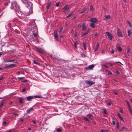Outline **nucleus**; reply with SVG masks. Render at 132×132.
I'll use <instances>...</instances> for the list:
<instances>
[{
  "label": "nucleus",
  "mask_w": 132,
  "mask_h": 132,
  "mask_svg": "<svg viewBox=\"0 0 132 132\" xmlns=\"http://www.w3.org/2000/svg\"><path fill=\"white\" fill-rule=\"evenodd\" d=\"M32 122L34 124H35L36 123V121L35 120H32Z\"/></svg>",
  "instance_id": "nucleus-56"
},
{
  "label": "nucleus",
  "mask_w": 132,
  "mask_h": 132,
  "mask_svg": "<svg viewBox=\"0 0 132 132\" xmlns=\"http://www.w3.org/2000/svg\"><path fill=\"white\" fill-rule=\"evenodd\" d=\"M114 93L115 95H117L118 94L116 92H114Z\"/></svg>",
  "instance_id": "nucleus-63"
},
{
  "label": "nucleus",
  "mask_w": 132,
  "mask_h": 132,
  "mask_svg": "<svg viewBox=\"0 0 132 132\" xmlns=\"http://www.w3.org/2000/svg\"><path fill=\"white\" fill-rule=\"evenodd\" d=\"M116 63H119L120 64L123 65V64H122L120 62H119V61L117 62H116Z\"/></svg>",
  "instance_id": "nucleus-61"
},
{
  "label": "nucleus",
  "mask_w": 132,
  "mask_h": 132,
  "mask_svg": "<svg viewBox=\"0 0 132 132\" xmlns=\"http://www.w3.org/2000/svg\"><path fill=\"white\" fill-rule=\"evenodd\" d=\"M56 130L57 132H59L61 131H62V130L61 129L58 128L56 129Z\"/></svg>",
  "instance_id": "nucleus-35"
},
{
  "label": "nucleus",
  "mask_w": 132,
  "mask_h": 132,
  "mask_svg": "<svg viewBox=\"0 0 132 132\" xmlns=\"http://www.w3.org/2000/svg\"><path fill=\"white\" fill-rule=\"evenodd\" d=\"M111 53L112 54H113L114 53V50L113 49H112L111 51Z\"/></svg>",
  "instance_id": "nucleus-49"
},
{
  "label": "nucleus",
  "mask_w": 132,
  "mask_h": 132,
  "mask_svg": "<svg viewBox=\"0 0 132 132\" xmlns=\"http://www.w3.org/2000/svg\"><path fill=\"white\" fill-rule=\"evenodd\" d=\"M130 52V50L129 49H128L127 50V53H129Z\"/></svg>",
  "instance_id": "nucleus-58"
},
{
  "label": "nucleus",
  "mask_w": 132,
  "mask_h": 132,
  "mask_svg": "<svg viewBox=\"0 0 132 132\" xmlns=\"http://www.w3.org/2000/svg\"><path fill=\"white\" fill-rule=\"evenodd\" d=\"M59 2L56 3V6L57 7L59 5Z\"/></svg>",
  "instance_id": "nucleus-42"
},
{
  "label": "nucleus",
  "mask_w": 132,
  "mask_h": 132,
  "mask_svg": "<svg viewBox=\"0 0 132 132\" xmlns=\"http://www.w3.org/2000/svg\"><path fill=\"white\" fill-rule=\"evenodd\" d=\"M128 35V36H129L130 35L131 32L130 30H128L127 31Z\"/></svg>",
  "instance_id": "nucleus-34"
},
{
  "label": "nucleus",
  "mask_w": 132,
  "mask_h": 132,
  "mask_svg": "<svg viewBox=\"0 0 132 132\" xmlns=\"http://www.w3.org/2000/svg\"><path fill=\"white\" fill-rule=\"evenodd\" d=\"M33 108H31L29 109H28L27 110L26 112L28 113H29L31 111L33 110Z\"/></svg>",
  "instance_id": "nucleus-13"
},
{
  "label": "nucleus",
  "mask_w": 132,
  "mask_h": 132,
  "mask_svg": "<svg viewBox=\"0 0 132 132\" xmlns=\"http://www.w3.org/2000/svg\"><path fill=\"white\" fill-rule=\"evenodd\" d=\"M90 22H92V23H96L97 22V20L95 18H91L90 19Z\"/></svg>",
  "instance_id": "nucleus-6"
},
{
  "label": "nucleus",
  "mask_w": 132,
  "mask_h": 132,
  "mask_svg": "<svg viewBox=\"0 0 132 132\" xmlns=\"http://www.w3.org/2000/svg\"><path fill=\"white\" fill-rule=\"evenodd\" d=\"M84 119L86 121H88V122H89V121L88 120V119L85 117H84Z\"/></svg>",
  "instance_id": "nucleus-24"
},
{
  "label": "nucleus",
  "mask_w": 132,
  "mask_h": 132,
  "mask_svg": "<svg viewBox=\"0 0 132 132\" xmlns=\"http://www.w3.org/2000/svg\"><path fill=\"white\" fill-rule=\"evenodd\" d=\"M89 30H87L86 31V32H85L83 34H82L81 35L82 37H83L84 36H85L86 34H88L89 32Z\"/></svg>",
  "instance_id": "nucleus-17"
},
{
  "label": "nucleus",
  "mask_w": 132,
  "mask_h": 132,
  "mask_svg": "<svg viewBox=\"0 0 132 132\" xmlns=\"http://www.w3.org/2000/svg\"><path fill=\"white\" fill-rule=\"evenodd\" d=\"M83 44L84 46V48L85 50H86V45L85 43L83 42Z\"/></svg>",
  "instance_id": "nucleus-29"
},
{
  "label": "nucleus",
  "mask_w": 132,
  "mask_h": 132,
  "mask_svg": "<svg viewBox=\"0 0 132 132\" xmlns=\"http://www.w3.org/2000/svg\"><path fill=\"white\" fill-rule=\"evenodd\" d=\"M99 44L98 43H97V44L96 46L95 47V49L94 50L95 52H96L97 51L98 48L99 47Z\"/></svg>",
  "instance_id": "nucleus-15"
},
{
  "label": "nucleus",
  "mask_w": 132,
  "mask_h": 132,
  "mask_svg": "<svg viewBox=\"0 0 132 132\" xmlns=\"http://www.w3.org/2000/svg\"><path fill=\"white\" fill-rule=\"evenodd\" d=\"M9 3L8 2H5L4 3V5L6 6H7Z\"/></svg>",
  "instance_id": "nucleus-33"
},
{
  "label": "nucleus",
  "mask_w": 132,
  "mask_h": 132,
  "mask_svg": "<svg viewBox=\"0 0 132 132\" xmlns=\"http://www.w3.org/2000/svg\"><path fill=\"white\" fill-rule=\"evenodd\" d=\"M88 9L87 8H85L83 9L82 11L79 13V14L84 13L86 11H88Z\"/></svg>",
  "instance_id": "nucleus-12"
},
{
  "label": "nucleus",
  "mask_w": 132,
  "mask_h": 132,
  "mask_svg": "<svg viewBox=\"0 0 132 132\" xmlns=\"http://www.w3.org/2000/svg\"><path fill=\"white\" fill-rule=\"evenodd\" d=\"M126 103H127L128 105H129V103H128V102L127 101H126Z\"/></svg>",
  "instance_id": "nucleus-60"
},
{
  "label": "nucleus",
  "mask_w": 132,
  "mask_h": 132,
  "mask_svg": "<svg viewBox=\"0 0 132 132\" xmlns=\"http://www.w3.org/2000/svg\"><path fill=\"white\" fill-rule=\"evenodd\" d=\"M16 65L14 64H10V68H11L16 66Z\"/></svg>",
  "instance_id": "nucleus-18"
},
{
  "label": "nucleus",
  "mask_w": 132,
  "mask_h": 132,
  "mask_svg": "<svg viewBox=\"0 0 132 132\" xmlns=\"http://www.w3.org/2000/svg\"><path fill=\"white\" fill-rule=\"evenodd\" d=\"M81 56L82 57H85L86 56V55L84 54L83 53H82L81 54Z\"/></svg>",
  "instance_id": "nucleus-38"
},
{
  "label": "nucleus",
  "mask_w": 132,
  "mask_h": 132,
  "mask_svg": "<svg viewBox=\"0 0 132 132\" xmlns=\"http://www.w3.org/2000/svg\"><path fill=\"white\" fill-rule=\"evenodd\" d=\"M36 50L39 53H43L45 52L44 50L41 48H37L36 49Z\"/></svg>",
  "instance_id": "nucleus-4"
},
{
  "label": "nucleus",
  "mask_w": 132,
  "mask_h": 132,
  "mask_svg": "<svg viewBox=\"0 0 132 132\" xmlns=\"http://www.w3.org/2000/svg\"><path fill=\"white\" fill-rule=\"evenodd\" d=\"M77 35V33H76L75 35L73 36V37H75Z\"/></svg>",
  "instance_id": "nucleus-57"
},
{
  "label": "nucleus",
  "mask_w": 132,
  "mask_h": 132,
  "mask_svg": "<svg viewBox=\"0 0 132 132\" xmlns=\"http://www.w3.org/2000/svg\"><path fill=\"white\" fill-rule=\"evenodd\" d=\"M82 26L80 24H79L78 26V27L79 28H80Z\"/></svg>",
  "instance_id": "nucleus-55"
},
{
  "label": "nucleus",
  "mask_w": 132,
  "mask_h": 132,
  "mask_svg": "<svg viewBox=\"0 0 132 132\" xmlns=\"http://www.w3.org/2000/svg\"><path fill=\"white\" fill-rule=\"evenodd\" d=\"M93 10H94V9H93V6L92 5H91L90 6V11H93Z\"/></svg>",
  "instance_id": "nucleus-27"
},
{
  "label": "nucleus",
  "mask_w": 132,
  "mask_h": 132,
  "mask_svg": "<svg viewBox=\"0 0 132 132\" xmlns=\"http://www.w3.org/2000/svg\"><path fill=\"white\" fill-rule=\"evenodd\" d=\"M116 73L118 74H120V73L118 71H116Z\"/></svg>",
  "instance_id": "nucleus-48"
},
{
  "label": "nucleus",
  "mask_w": 132,
  "mask_h": 132,
  "mask_svg": "<svg viewBox=\"0 0 132 132\" xmlns=\"http://www.w3.org/2000/svg\"><path fill=\"white\" fill-rule=\"evenodd\" d=\"M76 45H77V43H75L74 44V46L76 48Z\"/></svg>",
  "instance_id": "nucleus-59"
},
{
  "label": "nucleus",
  "mask_w": 132,
  "mask_h": 132,
  "mask_svg": "<svg viewBox=\"0 0 132 132\" xmlns=\"http://www.w3.org/2000/svg\"><path fill=\"white\" fill-rule=\"evenodd\" d=\"M5 67L6 68H10V64H6L5 65Z\"/></svg>",
  "instance_id": "nucleus-30"
},
{
  "label": "nucleus",
  "mask_w": 132,
  "mask_h": 132,
  "mask_svg": "<svg viewBox=\"0 0 132 132\" xmlns=\"http://www.w3.org/2000/svg\"><path fill=\"white\" fill-rule=\"evenodd\" d=\"M117 33L118 35V36L120 37H122V35L121 32L119 28L117 29Z\"/></svg>",
  "instance_id": "nucleus-5"
},
{
  "label": "nucleus",
  "mask_w": 132,
  "mask_h": 132,
  "mask_svg": "<svg viewBox=\"0 0 132 132\" xmlns=\"http://www.w3.org/2000/svg\"><path fill=\"white\" fill-rule=\"evenodd\" d=\"M107 71H108V73L109 75H110L112 74V72H111L108 71V70H107Z\"/></svg>",
  "instance_id": "nucleus-43"
},
{
  "label": "nucleus",
  "mask_w": 132,
  "mask_h": 132,
  "mask_svg": "<svg viewBox=\"0 0 132 132\" xmlns=\"http://www.w3.org/2000/svg\"><path fill=\"white\" fill-rule=\"evenodd\" d=\"M103 113L105 114H106V113L105 109H103Z\"/></svg>",
  "instance_id": "nucleus-37"
},
{
  "label": "nucleus",
  "mask_w": 132,
  "mask_h": 132,
  "mask_svg": "<svg viewBox=\"0 0 132 132\" xmlns=\"http://www.w3.org/2000/svg\"><path fill=\"white\" fill-rule=\"evenodd\" d=\"M94 66L93 64H92L89 65L88 67H87L85 68L86 70H90L92 69L94 67Z\"/></svg>",
  "instance_id": "nucleus-3"
},
{
  "label": "nucleus",
  "mask_w": 132,
  "mask_h": 132,
  "mask_svg": "<svg viewBox=\"0 0 132 132\" xmlns=\"http://www.w3.org/2000/svg\"><path fill=\"white\" fill-rule=\"evenodd\" d=\"M22 2L24 4L27 3L28 0H21Z\"/></svg>",
  "instance_id": "nucleus-23"
},
{
  "label": "nucleus",
  "mask_w": 132,
  "mask_h": 132,
  "mask_svg": "<svg viewBox=\"0 0 132 132\" xmlns=\"http://www.w3.org/2000/svg\"><path fill=\"white\" fill-rule=\"evenodd\" d=\"M15 60L14 59H13L12 60H9V61H10V62H14V61Z\"/></svg>",
  "instance_id": "nucleus-47"
},
{
  "label": "nucleus",
  "mask_w": 132,
  "mask_h": 132,
  "mask_svg": "<svg viewBox=\"0 0 132 132\" xmlns=\"http://www.w3.org/2000/svg\"><path fill=\"white\" fill-rule=\"evenodd\" d=\"M108 131L106 130H103L102 129L101 130L100 132H107Z\"/></svg>",
  "instance_id": "nucleus-36"
},
{
  "label": "nucleus",
  "mask_w": 132,
  "mask_h": 132,
  "mask_svg": "<svg viewBox=\"0 0 132 132\" xmlns=\"http://www.w3.org/2000/svg\"><path fill=\"white\" fill-rule=\"evenodd\" d=\"M120 113H122L123 112V110L122 109H120Z\"/></svg>",
  "instance_id": "nucleus-52"
},
{
  "label": "nucleus",
  "mask_w": 132,
  "mask_h": 132,
  "mask_svg": "<svg viewBox=\"0 0 132 132\" xmlns=\"http://www.w3.org/2000/svg\"><path fill=\"white\" fill-rule=\"evenodd\" d=\"M116 47L118 51L119 52H121L122 50V48L118 44H117Z\"/></svg>",
  "instance_id": "nucleus-11"
},
{
  "label": "nucleus",
  "mask_w": 132,
  "mask_h": 132,
  "mask_svg": "<svg viewBox=\"0 0 132 132\" xmlns=\"http://www.w3.org/2000/svg\"><path fill=\"white\" fill-rule=\"evenodd\" d=\"M63 12H65L66 11L68 10L69 9L68 5H66L64 6L63 8Z\"/></svg>",
  "instance_id": "nucleus-9"
},
{
  "label": "nucleus",
  "mask_w": 132,
  "mask_h": 132,
  "mask_svg": "<svg viewBox=\"0 0 132 132\" xmlns=\"http://www.w3.org/2000/svg\"><path fill=\"white\" fill-rule=\"evenodd\" d=\"M19 102L20 103H22V101L24 100V98L23 97H21L19 99Z\"/></svg>",
  "instance_id": "nucleus-21"
},
{
  "label": "nucleus",
  "mask_w": 132,
  "mask_h": 132,
  "mask_svg": "<svg viewBox=\"0 0 132 132\" xmlns=\"http://www.w3.org/2000/svg\"><path fill=\"white\" fill-rule=\"evenodd\" d=\"M127 22H128V24H129V25L130 27V28H132V26L131 25V23H130V21H128Z\"/></svg>",
  "instance_id": "nucleus-31"
},
{
  "label": "nucleus",
  "mask_w": 132,
  "mask_h": 132,
  "mask_svg": "<svg viewBox=\"0 0 132 132\" xmlns=\"http://www.w3.org/2000/svg\"><path fill=\"white\" fill-rule=\"evenodd\" d=\"M82 30L83 31H85L86 29L85 26V24L84 23L82 24Z\"/></svg>",
  "instance_id": "nucleus-16"
},
{
  "label": "nucleus",
  "mask_w": 132,
  "mask_h": 132,
  "mask_svg": "<svg viewBox=\"0 0 132 132\" xmlns=\"http://www.w3.org/2000/svg\"><path fill=\"white\" fill-rule=\"evenodd\" d=\"M20 120H21V121L22 122L23 121V119H20Z\"/></svg>",
  "instance_id": "nucleus-64"
},
{
  "label": "nucleus",
  "mask_w": 132,
  "mask_h": 132,
  "mask_svg": "<svg viewBox=\"0 0 132 132\" xmlns=\"http://www.w3.org/2000/svg\"><path fill=\"white\" fill-rule=\"evenodd\" d=\"M4 62H10L9 60H5L4 61Z\"/></svg>",
  "instance_id": "nucleus-53"
},
{
  "label": "nucleus",
  "mask_w": 132,
  "mask_h": 132,
  "mask_svg": "<svg viewBox=\"0 0 132 132\" xmlns=\"http://www.w3.org/2000/svg\"><path fill=\"white\" fill-rule=\"evenodd\" d=\"M26 90V89L25 88H23L22 90H21V92H25Z\"/></svg>",
  "instance_id": "nucleus-39"
},
{
  "label": "nucleus",
  "mask_w": 132,
  "mask_h": 132,
  "mask_svg": "<svg viewBox=\"0 0 132 132\" xmlns=\"http://www.w3.org/2000/svg\"><path fill=\"white\" fill-rule=\"evenodd\" d=\"M112 123L114 125H115V122L114 120L112 121Z\"/></svg>",
  "instance_id": "nucleus-46"
},
{
  "label": "nucleus",
  "mask_w": 132,
  "mask_h": 132,
  "mask_svg": "<svg viewBox=\"0 0 132 132\" xmlns=\"http://www.w3.org/2000/svg\"><path fill=\"white\" fill-rule=\"evenodd\" d=\"M117 125V128L118 129H119V124L118 122H117L116 124Z\"/></svg>",
  "instance_id": "nucleus-32"
},
{
  "label": "nucleus",
  "mask_w": 132,
  "mask_h": 132,
  "mask_svg": "<svg viewBox=\"0 0 132 132\" xmlns=\"http://www.w3.org/2000/svg\"><path fill=\"white\" fill-rule=\"evenodd\" d=\"M105 33L106 35L107 36L108 38L110 40H112V37H113V36L111 34L108 32H106Z\"/></svg>",
  "instance_id": "nucleus-2"
},
{
  "label": "nucleus",
  "mask_w": 132,
  "mask_h": 132,
  "mask_svg": "<svg viewBox=\"0 0 132 132\" xmlns=\"http://www.w3.org/2000/svg\"><path fill=\"white\" fill-rule=\"evenodd\" d=\"M33 62L34 64H38V63L35 60H33Z\"/></svg>",
  "instance_id": "nucleus-40"
},
{
  "label": "nucleus",
  "mask_w": 132,
  "mask_h": 132,
  "mask_svg": "<svg viewBox=\"0 0 132 132\" xmlns=\"http://www.w3.org/2000/svg\"><path fill=\"white\" fill-rule=\"evenodd\" d=\"M119 118L122 121H123V118H122V117H121L120 116V117Z\"/></svg>",
  "instance_id": "nucleus-45"
},
{
  "label": "nucleus",
  "mask_w": 132,
  "mask_h": 132,
  "mask_svg": "<svg viewBox=\"0 0 132 132\" xmlns=\"http://www.w3.org/2000/svg\"><path fill=\"white\" fill-rule=\"evenodd\" d=\"M34 98V96H30L26 97L27 100L28 101H30L31 100Z\"/></svg>",
  "instance_id": "nucleus-8"
},
{
  "label": "nucleus",
  "mask_w": 132,
  "mask_h": 132,
  "mask_svg": "<svg viewBox=\"0 0 132 132\" xmlns=\"http://www.w3.org/2000/svg\"><path fill=\"white\" fill-rule=\"evenodd\" d=\"M95 23H91L90 24L89 26L90 27L93 28H94L95 27Z\"/></svg>",
  "instance_id": "nucleus-14"
},
{
  "label": "nucleus",
  "mask_w": 132,
  "mask_h": 132,
  "mask_svg": "<svg viewBox=\"0 0 132 132\" xmlns=\"http://www.w3.org/2000/svg\"><path fill=\"white\" fill-rule=\"evenodd\" d=\"M34 97H35V98H41L42 97V96H38L37 95H35L34 96Z\"/></svg>",
  "instance_id": "nucleus-25"
},
{
  "label": "nucleus",
  "mask_w": 132,
  "mask_h": 132,
  "mask_svg": "<svg viewBox=\"0 0 132 132\" xmlns=\"http://www.w3.org/2000/svg\"><path fill=\"white\" fill-rule=\"evenodd\" d=\"M85 82L87 85H89L90 86H91L95 83L94 82H92L88 80H85Z\"/></svg>",
  "instance_id": "nucleus-7"
},
{
  "label": "nucleus",
  "mask_w": 132,
  "mask_h": 132,
  "mask_svg": "<svg viewBox=\"0 0 132 132\" xmlns=\"http://www.w3.org/2000/svg\"><path fill=\"white\" fill-rule=\"evenodd\" d=\"M125 128V127L124 126H123L120 129H119V130L120 131H121L123 130Z\"/></svg>",
  "instance_id": "nucleus-28"
},
{
  "label": "nucleus",
  "mask_w": 132,
  "mask_h": 132,
  "mask_svg": "<svg viewBox=\"0 0 132 132\" xmlns=\"http://www.w3.org/2000/svg\"><path fill=\"white\" fill-rule=\"evenodd\" d=\"M110 16L109 15L105 16V20L106 21H107L108 19H110Z\"/></svg>",
  "instance_id": "nucleus-19"
},
{
  "label": "nucleus",
  "mask_w": 132,
  "mask_h": 132,
  "mask_svg": "<svg viewBox=\"0 0 132 132\" xmlns=\"http://www.w3.org/2000/svg\"><path fill=\"white\" fill-rule=\"evenodd\" d=\"M87 116H88L90 118V119H92L93 117V115L90 113L88 114L87 115Z\"/></svg>",
  "instance_id": "nucleus-20"
},
{
  "label": "nucleus",
  "mask_w": 132,
  "mask_h": 132,
  "mask_svg": "<svg viewBox=\"0 0 132 132\" xmlns=\"http://www.w3.org/2000/svg\"><path fill=\"white\" fill-rule=\"evenodd\" d=\"M107 105L108 106H110L111 105V103L109 102L107 103Z\"/></svg>",
  "instance_id": "nucleus-44"
},
{
  "label": "nucleus",
  "mask_w": 132,
  "mask_h": 132,
  "mask_svg": "<svg viewBox=\"0 0 132 132\" xmlns=\"http://www.w3.org/2000/svg\"><path fill=\"white\" fill-rule=\"evenodd\" d=\"M6 122L5 121H3V125H4L6 123Z\"/></svg>",
  "instance_id": "nucleus-54"
},
{
  "label": "nucleus",
  "mask_w": 132,
  "mask_h": 132,
  "mask_svg": "<svg viewBox=\"0 0 132 132\" xmlns=\"http://www.w3.org/2000/svg\"><path fill=\"white\" fill-rule=\"evenodd\" d=\"M128 107L129 108V111H130V113H131V112H132V111H131V108H130V105H128Z\"/></svg>",
  "instance_id": "nucleus-41"
},
{
  "label": "nucleus",
  "mask_w": 132,
  "mask_h": 132,
  "mask_svg": "<svg viewBox=\"0 0 132 132\" xmlns=\"http://www.w3.org/2000/svg\"><path fill=\"white\" fill-rule=\"evenodd\" d=\"M54 35L55 39L57 41L59 40L58 36L57 34V32L56 31H55L54 32Z\"/></svg>",
  "instance_id": "nucleus-10"
},
{
  "label": "nucleus",
  "mask_w": 132,
  "mask_h": 132,
  "mask_svg": "<svg viewBox=\"0 0 132 132\" xmlns=\"http://www.w3.org/2000/svg\"><path fill=\"white\" fill-rule=\"evenodd\" d=\"M72 13H70L67 16V18H68L69 17L70 15H71Z\"/></svg>",
  "instance_id": "nucleus-50"
},
{
  "label": "nucleus",
  "mask_w": 132,
  "mask_h": 132,
  "mask_svg": "<svg viewBox=\"0 0 132 132\" xmlns=\"http://www.w3.org/2000/svg\"><path fill=\"white\" fill-rule=\"evenodd\" d=\"M63 30V29L62 28H61L60 30V31H59V33H60L62 31V30Z\"/></svg>",
  "instance_id": "nucleus-62"
},
{
  "label": "nucleus",
  "mask_w": 132,
  "mask_h": 132,
  "mask_svg": "<svg viewBox=\"0 0 132 132\" xmlns=\"http://www.w3.org/2000/svg\"><path fill=\"white\" fill-rule=\"evenodd\" d=\"M11 8L14 10L16 11L19 10V6L15 2H13L12 3Z\"/></svg>",
  "instance_id": "nucleus-1"
},
{
  "label": "nucleus",
  "mask_w": 132,
  "mask_h": 132,
  "mask_svg": "<svg viewBox=\"0 0 132 132\" xmlns=\"http://www.w3.org/2000/svg\"><path fill=\"white\" fill-rule=\"evenodd\" d=\"M33 35L35 37H36L37 36L39 37L38 34L37 33H33Z\"/></svg>",
  "instance_id": "nucleus-26"
},
{
  "label": "nucleus",
  "mask_w": 132,
  "mask_h": 132,
  "mask_svg": "<svg viewBox=\"0 0 132 132\" xmlns=\"http://www.w3.org/2000/svg\"><path fill=\"white\" fill-rule=\"evenodd\" d=\"M3 103H2L0 105V109H1V108L3 106Z\"/></svg>",
  "instance_id": "nucleus-51"
},
{
  "label": "nucleus",
  "mask_w": 132,
  "mask_h": 132,
  "mask_svg": "<svg viewBox=\"0 0 132 132\" xmlns=\"http://www.w3.org/2000/svg\"><path fill=\"white\" fill-rule=\"evenodd\" d=\"M51 3H50L48 4L47 6H46V8L47 9H49L51 6Z\"/></svg>",
  "instance_id": "nucleus-22"
}]
</instances>
